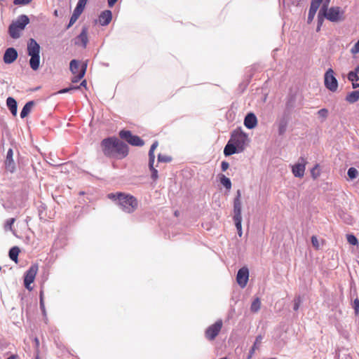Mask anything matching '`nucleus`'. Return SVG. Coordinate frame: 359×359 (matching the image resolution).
I'll return each instance as SVG.
<instances>
[{"mask_svg": "<svg viewBox=\"0 0 359 359\" xmlns=\"http://www.w3.org/2000/svg\"><path fill=\"white\" fill-rule=\"evenodd\" d=\"M100 147L104 155L108 158L122 159L128 154V147L116 137H109L103 139Z\"/></svg>", "mask_w": 359, "mask_h": 359, "instance_id": "f257e3e1", "label": "nucleus"}, {"mask_svg": "<svg viewBox=\"0 0 359 359\" xmlns=\"http://www.w3.org/2000/svg\"><path fill=\"white\" fill-rule=\"evenodd\" d=\"M107 196L126 213H133L138 207L137 199L130 194L123 192L110 193Z\"/></svg>", "mask_w": 359, "mask_h": 359, "instance_id": "f03ea898", "label": "nucleus"}, {"mask_svg": "<svg viewBox=\"0 0 359 359\" xmlns=\"http://www.w3.org/2000/svg\"><path fill=\"white\" fill-rule=\"evenodd\" d=\"M40 45L34 39H29L27 41V51L30 56L29 66L34 71H36L40 66Z\"/></svg>", "mask_w": 359, "mask_h": 359, "instance_id": "7ed1b4c3", "label": "nucleus"}, {"mask_svg": "<svg viewBox=\"0 0 359 359\" xmlns=\"http://www.w3.org/2000/svg\"><path fill=\"white\" fill-rule=\"evenodd\" d=\"M29 23L27 15L22 14L15 21H13L8 27V34L12 39H17L20 37L21 32L25 29Z\"/></svg>", "mask_w": 359, "mask_h": 359, "instance_id": "20e7f679", "label": "nucleus"}, {"mask_svg": "<svg viewBox=\"0 0 359 359\" xmlns=\"http://www.w3.org/2000/svg\"><path fill=\"white\" fill-rule=\"evenodd\" d=\"M248 140V135L243 131L241 128L233 130L231 134L229 141L232 142L238 149L243 151L246 142Z\"/></svg>", "mask_w": 359, "mask_h": 359, "instance_id": "39448f33", "label": "nucleus"}, {"mask_svg": "<svg viewBox=\"0 0 359 359\" xmlns=\"http://www.w3.org/2000/svg\"><path fill=\"white\" fill-rule=\"evenodd\" d=\"M241 190H237L236 195L233 199V220L235 224V226L236 230L242 229V215H241Z\"/></svg>", "mask_w": 359, "mask_h": 359, "instance_id": "423d86ee", "label": "nucleus"}, {"mask_svg": "<svg viewBox=\"0 0 359 359\" xmlns=\"http://www.w3.org/2000/svg\"><path fill=\"white\" fill-rule=\"evenodd\" d=\"M321 8H324V13L326 19L330 22H339L344 19V11L339 6H332L327 8L326 5H322Z\"/></svg>", "mask_w": 359, "mask_h": 359, "instance_id": "0eeeda50", "label": "nucleus"}, {"mask_svg": "<svg viewBox=\"0 0 359 359\" xmlns=\"http://www.w3.org/2000/svg\"><path fill=\"white\" fill-rule=\"evenodd\" d=\"M119 137L132 146L142 147L144 144L142 139L136 135H133L130 130H121L119 132Z\"/></svg>", "mask_w": 359, "mask_h": 359, "instance_id": "6e6552de", "label": "nucleus"}, {"mask_svg": "<svg viewBox=\"0 0 359 359\" xmlns=\"http://www.w3.org/2000/svg\"><path fill=\"white\" fill-rule=\"evenodd\" d=\"M325 86L332 92H335L338 88V81L334 76V71L329 68L324 76Z\"/></svg>", "mask_w": 359, "mask_h": 359, "instance_id": "1a4fd4ad", "label": "nucleus"}, {"mask_svg": "<svg viewBox=\"0 0 359 359\" xmlns=\"http://www.w3.org/2000/svg\"><path fill=\"white\" fill-rule=\"evenodd\" d=\"M290 119L291 116L284 113H282L281 115L278 116L275 124L278 127V135L283 136L285 135Z\"/></svg>", "mask_w": 359, "mask_h": 359, "instance_id": "9d476101", "label": "nucleus"}, {"mask_svg": "<svg viewBox=\"0 0 359 359\" xmlns=\"http://www.w3.org/2000/svg\"><path fill=\"white\" fill-rule=\"evenodd\" d=\"M37 271V264H32L25 273L24 285L25 287L29 290H31L32 289L30 287V285L34 282Z\"/></svg>", "mask_w": 359, "mask_h": 359, "instance_id": "9b49d317", "label": "nucleus"}, {"mask_svg": "<svg viewBox=\"0 0 359 359\" xmlns=\"http://www.w3.org/2000/svg\"><path fill=\"white\" fill-rule=\"evenodd\" d=\"M222 327V320H217L214 324L209 326L205 332V337L209 340H213L219 333Z\"/></svg>", "mask_w": 359, "mask_h": 359, "instance_id": "f8f14e48", "label": "nucleus"}, {"mask_svg": "<svg viewBox=\"0 0 359 359\" xmlns=\"http://www.w3.org/2000/svg\"><path fill=\"white\" fill-rule=\"evenodd\" d=\"M306 160L304 157L301 156L299 161L292 167V172L294 177H302L304 175Z\"/></svg>", "mask_w": 359, "mask_h": 359, "instance_id": "ddd939ff", "label": "nucleus"}, {"mask_svg": "<svg viewBox=\"0 0 359 359\" xmlns=\"http://www.w3.org/2000/svg\"><path fill=\"white\" fill-rule=\"evenodd\" d=\"M249 279V270L247 267L241 268L236 275V281L238 285L243 288L246 286Z\"/></svg>", "mask_w": 359, "mask_h": 359, "instance_id": "4468645a", "label": "nucleus"}, {"mask_svg": "<svg viewBox=\"0 0 359 359\" xmlns=\"http://www.w3.org/2000/svg\"><path fill=\"white\" fill-rule=\"evenodd\" d=\"M88 30L87 27L83 26L82 27L81 33L73 40L74 45L81 46L83 48H86L88 41Z\"/></svg>", "mask_w": 359, "mask_h": 359, "instance_id": "2eb2a0df", "label": "nucleus"}, {"mask_svg": "<svg viewBox=\"0 0 359 359\" xmlns=\"http://www.w3.org/2000/svg\"><path fill=\"white\" fill-rule=\"evenodd\" d=\"M18 53L17 50L13 47L8 48L4 54L3 60L5 64H12L18 58Z\"/></svg>", "mask_w": 359, "mask_h": 359, "instance_id": "dca6fc26", "label": "nucleus"}, {"mask_svg": "<svg viewBox=\"0 0 359 359\" xmlns=\"http://www.w3.org/2000/svg\"><path fill=\"white\" fill-rule=\"evenodd\" d=\"M13 151L11 148L8 149L6 154V160L4 162L5 168L6 170L10 172L11 173H13L16 170L15 163L13 158Z\"/></svg>", "mask_w": 359, "mask_h": 359, "instance_id": "f3484780", "label": "nucleus"}, {"mask_svg": "<svg viewBox=\"0 0 359 359\" xmlns=\"http://www.w3.org/2000/svg\"><path fill=\"white\" fill-rule=\"evenodd\" d=\"M257 125V118L255 114L252 112L247 114L244 118V126L248 129H253Z\"/></svg>", "mask_w": 359, "mask_h": 359, "instance_id": "a211bd4d", "label": "nucleus"}, {"mask_svg": "<svg viewBox=\"0 0 359 359\" xmlns=\"http://www.w3.org/2000/svg\"><path fill=\"white\" fill-rule=\"evenodd\" d=\"M112 18L111 11L109 10H105L102 11L99 15V22L102 26L108 25Z\"/></svg>", "mask_w": 359, "mask_h": 359, "instance_id": "6ab92c4d", "label": "nucleus"}, {"mask_svg": "<svg viewBox=\"0 0 359 359\" xmlns=\"http://www.w3.org/2000/svg\"><path fill=\"white\" fill-rule=\"evenodd\" d=\"M242 152L236 147L231 141H228L227 144L224 149V154L225 156H229L234 154H238Z\"/></svg>", "mask_w": 359, "mask_h": 359, "instance_id": "aec40b11", "label": "nucleus"}, {"mask_svg": "<svg viewBox=\"0 0 359 359\" xmlns=\"http://www.w3.org/2000/svg\"><path fill=\"white\" fill-rule=\"evenodd\" d=\"M6 105L13 116H16L18 112L17 101L12 97L6 99Z\"/></svg>", "mask_w": 359, "mask_h": 359, "instance_id": "412c9836", "label": "nucleus"}, {"mask_svg": "<svg viewBox=\"0 0 359 359\" xmlns=\"http://www.w3.org/2000/svg\"><path fill=\"white\" fill-rule=\"evenodd\" d=\"M35 105V102L34 100H30L24 105L21 111H20V118H25L31 111L32 108Z\"/></svg>", "mask_w": 359, "mask_h": 359, "instance_id": "4be33fe9", "label": "nucleus"}, {"mask_svg": "<svg viewBox=\"0 0 359 359\" xmlns=\"http://www.w3.org/2000/svg\"><path fill=\"white\" fill-rule=\"evenodd\" d=\"M294 102L295 100L293 96H290V97H288L285 104V108L283 113L291 116V112L293 108L294 107Z\"/></svg>", "mask_w": 359, "mask_h": 359, "instance_id": "5701e85b", "label": "nucleus"}, {"mask_svg": "<svg viewBox=\"0 0 359 359\" xmlns=\"http://www.w3.org/2000/svg\"><path fill=\"white\" fill-rule=\"evenodd\" d=\"M86 69H87V64L82 63L79 72L77 74V75H75L74 76L72 77V83L79 82L85 76Z\"/></svg>", "mask_w": 359, "mask_h": 359, "instance_id": "b1692460", "label": "nucleus"}, {"mask_svg": "<svg viewBox=\"0 0 359 359\" xmlns=\"http://www.w3.org/2000/svg\"><path fill=\"white\" fill-rule=\"evenodd\" d=\"M346 101L349 103H355L359 100V90H354L347 94Z\"/></svg>", "mask_w": 359, "mask_h": 359, "instance_id": "393cba45", "label": "nucleus"}, {"mask_svg": "<svg viewBox=\"0 0 359 359\" xmlns=\"http://www.w3.org/2000/svg\"><path fill=\"white\" fill-rule=\"evenodd\" d=\"M262 337L261 335H258L256 337L252 346L250 348V349L249 351L248 359H250L252 358V355L255 353V350L258 348L259 344L262 342Z\"/></svg>", "mask_w": 359, "mask_h": 359, "instance_id": "a878e982", "label": "nucleus"}, {"mask_svg": "<svg viewBox=\"0 0 359 359\" xmlns=\"http://www.w3.org/2000/svg\"><path fill=\"white\" fill-rule=\"evenodd\" d=\"M81 65H80L79 61L77 60L74 59L71 60L69 64V69L73 74H78L81 69Z\"/></svg>", "mask_w": 359, "mask_h": 359, "instance_id": "bb28decb", "label": "nucleus"}, {"mask_svg": "<svg viewBox=\"0 0 359 359\" xmlns=\"http://www.w3.org/2000/svg\"><path fill=\"white\" fill-rule=\"evenodd\" d=\"M20 252V250L18 247L14 246V247L11 248L8 252L9 258L12 261H14L15 262H18V255H19Z\"/></svg>", "mask_w": 359, "mask_h": 359, "instance_id": "cd10ccee", "label": "nucleus"}, {"mask_svg": "<svg viewBox=\"0 0 359 359\" xmlns=\"http://www.w3.org/2000/svg\"><path fill=\"white\" fill-rule=\"evenodd\" d=\"M324 8H320L319 10V12L318 13V22H317V27H316V31L317 32H319L321 29V27L323 24V22H324V20L325 18V16H324L325 14L324 13Z\"/></svg>", "mask_w": 359, "mask_h": 359, "instance_id": "c85d7f7f", "label": "nucleus"}, {"mask_svg": "<svg viewBox=\"0 0 359 359\" xmlns=\"http://www.w3.org/2000/svg\"><path fill=\"white\" fill-rule=\"evenodd\" d=\"M219 181L220 183L226 189H231V182L229 178L226 177L224 175H220L219 177Z\"/></svg>", "mask_w": 359, "mask_h": 359, "instance_id": "c756f323", "label": "nucleus"}, {"mask_svg": "<svg viewBox=\"0 0 359 359\" xmlns=\"http://www.w3.org/2000/svg\"><path fill=\"white\" fill-rule=\"evenodd\" d=\"M154 161H149V168L151 171V177L154 181H156L158 177V170L154 167Z\"/></svg>", "mask_w": 359, "mask_h": 359, "instance_id": "7c9ffc66", "label": "nucleus"}, {"mask_svg": "<svg viewBox=\"0 0 359 359\" xmlns=\"http://www.w3.org/2000/svg\"><path fill=\"white\" fill-rule=\"evenodd\" d=\"M261 307L260 299L257 297L253 300L250 306V311L253 313L259 311Z\"/></svg>", "mask_w": 359, "mask_h": 359, "instance_id": "2f4dec72", "label": "nucleus"}, {"mask_svg": "<svg viewBox=\"0 0 359 359\" xmlns=\"http://www.w3.org/2000/svg\"><path fill=\"white\" fill-rule=\"evenodd\" d=\"M158 143L157 141L154 142L153 144H151L150 149L149 151V161H155L154 150L158 147Z\"/></svg>", "mask_w": 359, "mask_h": 359, "instance_id": "473e14b6", "label": "nucleus"}, {"mask_svg": "<svg viewBox=\"0 0 359 359\" xmlns=\"http://www.w3.org/2000/svg\"><path fill=\"white\" fill-rule=\"evenodd\" d=\"M358 175V171L356 168L351 167L347 171V175L351 180L355 179Z\"/></svg>", "mask_w": 359, "mask_h": 359, "instance_id": "72a5a7b5", "label": "nucleus"}, {"mask_svg": "<svg viewBox=\"0 0 359 359\" xmlns=\"http://www.w3.org/2000/svg\"><path fill=\"white\" fill-rule=\"evenodd\" d=\"M39 299H40V302H39L40 309L41 310V312H42L43 315L46 316V312L44 301H43V291L42 290L40 291Z\"/></svg>", "mask_w": 359, "mask_h": 359, "instance_id": "f704fd0d", "label": "nucleus"}, {"mask_svg": "<svg viewBox=\"0 0 359 359\" xmlns=\"http://www.w3.org/2000/svg\"><path fill=\"white\" fill-rule=\"evenodd\" d=\"M172 161V157L159 154L158 155V161L161 163H169Z\"/></svg>", "mask_w": 359, "mask_h": 359, "instance_id": "c9c22d12", "label": "nucleus"}, {"mask_svg": "<svg viewBox=\"0 0 359 359\" xmlns=\"http://www.w3.org/2000/svg\"><path fill=\"white\" fill-rule=\"evenodd\" d=\"M347 241L353 245H358V238L353 234H348L347 235Z\"/></svg>", "mask_w": 359, "mask_h": 359, "instance_id": "e433bc0d", "label": "nucleus"}, {"mask_svg": "<svg viewBox=\"0 0 359 359\" xmlns=\"http://www.w3.org/2000/svg\"><path fill=\"white\" fill-rule=\"evenodd\" d=\"M84 8H85V7L76 4V8H74L72 15L79 18V16L83 13Z\"/></svg>", "mask_w": 359, "mask_h": 359, "instance_id": "4c0bfd02", "label": "nucleus"}, {"mask_svg": "<svg viewBox=\"0 0 359 359\" xmlns=\"http://www.w3.org/2000/svg\"><path fill=\"white\" fill-rule=\"evenodd\" d=\"M84 8H85V7L76 4V8H74L72 15L79 18V16L83 13Z\"/></svg>", "mask_w": 359, "mask_h": 359, "instance_id": "58836bf2", "label": "nucleus"}, {"mask_svg": "<svg viewBox=\"0 0 359 359\" xmlns=\"http://www.w3.org/2000/svg\"><path fill=\"white\" fill-rule=\"evenodd\" d=\"M302 297L298 295L294 299V306H293V309L294 311H297L300 306V304H302Z\"/></svg>", "mask_w": 359, "mask_h": 359, "instance_id": "ea45409f", "label": "nucleus"}, {"mask_svg": "<svg viewBox=\"0 0 359 359\" xmlns=\"http://www.w3.org/2000/svg\"><path fill=\"white\" fill-rule=\"evenodd\" d=\"M79 89H80V86H69L68 88H65L61 89L58 92V93L63 94V93H66L70 92L72 90H79Z\"/></svg>", "mask_w": 359, "mask_h": 359, "instance_id": "a19ab883", "label": "nucleus"}, {"mask_svg": "<svg viewBox=\"0 0 359 359\" xmlns=\"http://www.w3.org/2000/svg\"><path fill=\"white\" fill-rule=\"evenodd\" d=\"M348 79L351 81H357L359 80V76L356 74V72H353L352 71L349 72L348 74Z\"/></svg>", "mask_w": 359, "mask_h": 359, "instance_id": "79ce46f5", "label": "nucleus"}, {"mask_svg": "<svg viewBox=\"0 0 359 359\" xmlns=\"http://www.w3.org/2000/svg\"><path fill=\"white\" fill-rule=\"evenodd\" d=\"M319 117L322 118L323 120H325L328 116V110L325 108L321 109L317 112Z\"/></svg>", "mask_w": 359, "mask_h": 359, "instance_id": "37998d69", "label": "nucleus"}, {"mask_svg": "<svg viewBox=\"0 0 359 359\" xmlns=\"http://www.w3.org/2000/svg\"><path fill=\"white\" fill-rule=\"evenodd\" d=\"M78 17L72 15L69 23L66 25L65 29H69L78 20Z\"/></svg>", "mask_w": 359, "mask_h": 359, "instance_id": "c03bdc74", "label": "nucleus"}, {"mask_svg": "<svg viewBox=\"0 0 359 359\" xmlns=\"http://www.w3.org/2000/svg\"><path fill=\"white\" fill-rule=\"evenodd\" d=\"M353 308L354 309L355 313L358 315L359 313V299L358 298L353 300Z\"/></svg>", "mask_w": 359, "mask_h": 359, "instance_id": "a18cd8bd", "label": "nucleus"}, {"mask_svg": "<svg viewBox=\"0 0 359 359\" xmlns=\"http://www.w3.org/2000/svg\"><path fill=\"white\" fill-rule=\"evenodd\" d=\"M351 52L352 54H357V53H359V39L357 41V42L351 48Z\"/></svg>", "mask_w": 359, "mask_h": 359, "instance_id": "49530a36", "label": "nucleus"}, {"mask_svg": "<svg viewBox=\"0 0 359 359\" xmlns=\"http://www.w3.org/2000/svg\"><path fill=\"white\" fill-rule=\"evenodd\" d=\"M311 240V243H312L313 246L316 249H318L319 248V242H318V238L316 236H312Z\"/></svg>", "mask_w": 359, "mask_h": 359, "instance_id": "de8ad7c7", "label": "nucleus"}, {"mask_svg": "<svg viewBox=\"0 0 359 359\" xmlns=\"http://www.w3.org/2000/svg\"><path fill=\"white\" fill-rule=\"evenodd\" d=\"M32 0H14L13 4L15 5H27L29 4Z\"/></svg>", "mask_w": 359, "mask_h": 359, "instance_id": "09e8293b", "label": "nucleus"}, {"mask_svg": "<svg viewBox=\"0 0 359 359\" xmlns=\"http://www.w3.org/2000/svg\"><path fill=\"white\" fill-rule=\"evenodd\" d=\"M15 218H10V219H7L6 222V224H5V228L6 229L9 228L10 229H11V227H12L13 223L15 222Z\"/></svg>", "mask_w": 359, "mask_h": 359, "instance_id": "8fccbe9b", "label": "nucleus"}, {"mask_svg": "<svg viewBox=\"0 0 359 359\" xmlns=\"http://www.w3.org/2000/svg\"><path fill=\"white\" fill-rule=\"evenodd\" d=\"M229 167V164L227 161H223L221 163V169L223 172L226 171Z\"/></svg>", "mask_w": 359, "mask_h": 359, "instance_id": "3c124183", "label": "nucleus"}, {"mask_svg": "<svg viewBox=\"0 0 359 359\" xmlns=\"http://www.w3.org/2000/svg\"><path fill=\"white\" fill-rule=\"evenodd\" d=\"M323 0H311V4L316 8H319Z\"/></svg>", "mask_w": 359, "mask_h": 359, "instance_id": "603ef678", "label": "nucleus"}, {"mask_svg": "<svg viewBox=\"0 0 359 359\" xmlns=\"http://www.w3.org/2000/svg\"><path fill=\"white\" fill-rule=\"evenodd\" d=\"M323 0H311V4L316 8H319Z\"/></svg>", "mask_w": 359, "mask_h": 359, "instance_id": "864d4df0", "label": "nucleus"}, {"mask_svg": "<svg viewBox=\"0 0 359 359\" xmlns=\"http://www.w3.org/2000/svg\"><path fill=\"white\" fill-rule=\"evenodd\" d=\"M315 15H316V13L309 12L308 18H307L308 24H310L313 21V20L315 17Z\"/></svg>", "mask_w": 359, "mask_h": 359, "instance_id": "5fc2aeb1", "label": "nucleus"}, {"mask_svg": "<svg viewBox=\"0 0 359 359\" xmlns=\"http://www.w3.org/2000/svg\"><path fill=\"white\" fill-rule=\"evenodd\" d=\"M46 205L44 203H41V204L39 206V208H38V211H39V215H41L42 212H43V210H46Z\"/></svg>", "mask_w": 359, "mask_h": 359, "instance_id": "6e6d98bb", "label": "nucleus"}, {"mask_svg": "<svg viewBox=\"0 0 359 359\" xmlns=\"http://www.w3.org/2000/svg\"><path fill=\"white\" fill-rule=\"evenodd\" d=\"M318 8L315 7L313 5H310V8H309V12L310 13H316L317 11H318Z\"/></svg>", "mask_w": 359, "mask_h": 359, "instance_id": "4d7b16f0", "label": "nucleus"}, {"mask_svg": "<svg viewBox=\"0 0 359 359\" xmlns=\"http://www.w3.org/2000/svg\"><path fill=\"white\" fill-rule=\"evenodd\" d=\"M88 0H79L77 2L78 5L86 7Z\"/></svg>", "mask_w": 359, "mask_h": 359, "instance_id": "13d9d810", "label": "nucleus"}, {"mask_svg": "<svg viewBox=\"0 0 359 359\" xmlns=\"http://www.w3.org/2000/svg\"><path fill=\"white\" fill-rule=\"evenodd\" d=\"M117 1L118 0H107L109 7H113Z\"/></svg>", "mask_w": 359, "mask_h": 359, "instance_id": "bf43d9fd", "label": "nucleus"}, {"mask_svg": "<svg viewBox=\"0 0 359 359\" xmlns=\"http://www.w3.org/2000/svg\"><path fill=\"white\" fill-rule=\"evenodd\" d=\"M318 167V165H316L311 170V175L313 178H316L319 174H317L316 175L315 173V169Z\"/></svg>", "mask_w": 359, "mask_h": 359, "instance_id": "052dcab7", "label": "nucleus"}, {"mask_svg": "<svg viewBox=\"0 0 359 359\" xmlns=\"http://www.w3.org/2000/svg\"><path fill=\"white\" fill-rule=\"evenodd\" d=\"M345 220L347 224H350L352 223L353 219L350 215H347V217L345 218Z\"/></svg>", "mask_w": 359, "mask_h": 359, "instance_id": "680f3d73", "label": "nucleus"}, {"mask_svg": "<svg viewBox=\"0 0 359 359\" xmlns=\"http://www.w3.org/2000/svg\"><path fill=\"white\" fill-rule=\"evenodd\" d=\"M86 84H87V82L86 80H83L81 82L80 85L79 86L81 87H86Z\"/></svg>", "mask_w": 359, "mask_h": 359, "instance_id": "e2e57ef3", "label": "nucleus"}, {"mask_svg": "<svg viewBox=\"0 0 359 359\" xmlns=\"http://www.w3.org/2000/svg\"><path fill=\"white\" fill-rule=\"evenodd\" d=\"M352 86H353V88H357L359 87V83L353 81V82H352Z\"/></svg>", "mask_w": 359, "mask_h": 359, "instance_id": "0e129e2a", "label": "nucleus"}, {"mask_svg": "<svg viewBox=\"0 0 359 359\" xmlns=\"http://www.w3.org/2000/svg\"><path fill=\"white\" fill-rule=\"evenodd\" d=\"M237 233H238V236H239V237H241V236H242V235H243L242 229H238V230H237Z\"/></svg>", "mask_w": 359, "mask_h": 359, "instance_id": "69168bd1", "label": "nucleus"}, {"mask_svg": "<svg viewBox=\"0 0 359 359\" xmlns=\"http://www.w3.org/2000/svg\"><path fill=\"white\" fill-rule=\"evenodd\" d=\"M330 1V0H325V2L323 4V5H326L327 8Z\"/></svg>", "mask_w": 359, "mask_h": 359, "instance_id": "338daca9", "label": "nucleus"}, {"mask_svg": "<svg viewBox=\"0 0 359 359\" xmlns=\"http://www.w3.org/2000/svg\"><path fill=\"white\" fill-rule=\"evenodd\" d=\"M353 72H356V74H358V73L359 72V65H358L355 68V70L354 71H352Z\"/></svg>", "mask_w": 359, "mask_h": 359, "instance_id": "774afa93", "label": "nucleus"}]
</instances>
